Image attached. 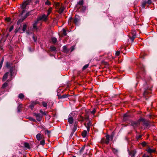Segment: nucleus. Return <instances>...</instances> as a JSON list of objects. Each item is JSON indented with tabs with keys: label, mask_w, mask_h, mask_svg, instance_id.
<instances>
[{
	"label": "nucleus",
	"mask_w": 157,
	"mask_h": 157,
	"mask_svg": "<svg viewBox=\"0 0 157 157\" xmlns=\"http://www.w3.org/2000/svg\"><path fill=\"white\" fill-rule=\"evenodd\" d=\"M48 16L47 14V15L43 14L42 16L38 18L37 21H35L33 24V30L36 32L37 31L40 27L39 26H37L38 24L39 23V21L41 20L45 21L47 20Z\"/></svg>",
	"instance_id": "obj_1"
},
{
	"label": "nucleus",
	"mask_w": 157,
	"mask_h": 157,
	"mask_svg": "<svg viewBox=\"0 0 157 157\" xmlns=\"http://www.w3.org/2000/svg\"><path fill=\"white\" fill-rule=\"evenodd\" d=\"M140 122V121L143 122V124L145 126V127H147L149 125V121H148L146 120L144 118H140L139 119Z\"/></svg>",
	"instance_id": "obj_2"
},
{
	"label": "nucleus",
	"mask_w": 157,
	"mask_h": 157,
	"mask_svg": "<svg viewBox=\"0 0 157 157\" xmlns=\"http://www.w3.org/2000/svg\"><path fill=\"white\" fill-rule=\"evenodd\" d=\"M140 124V121L139 119L138 121H132L131 122V125L134 128L136 127Z\"/></svg>",
	"instance_id": "obj_3"
},
{
	"label": "nucleus",
	"mask_w": 157,
	"mask_h": 157,
	"mask_svg": "<svg viewBox=\"0 0 157 157\" xmlns=\"http://www.w3.org/2000/svg\"><path fill=\"white\" fill-rule=\"evenodd\" d=\"M80 20V17L78 16H76L73 20V21L74 23L76 25H78Z\"/></svg>",
	"instance_id": "obj_4"
},
{
	"label": "nucleus",
	"mask_w": 157,
	"mask_h": 157,
	"mask_svg": "<svg viewBox=\"0 0 157 157\" xmlns=\"http://www.w3.org/2000/svg\"><path fill=\"white\" fill-rule=\"evenodd\" d=\"M32 2V0H27L22 5V8L24 9L28 4H29Z\"/></svg>",
	"instance_id": "obj_5"
},
{
	"label": "nucleus",
	"mask_w": 157,
	"mask_h": 157,
	"mask_svg": "<svg viewBox=\"0 0 157 157\" xmlns=\"http://www.w3.org/2000/svg\"><path fill=\"white\" fill-rule=\"evenodd\" d=\"M35 116L36 118V119L38 121H41L42 116L39 113H35Z\"/></svg>",
	"instance_id": "obj_6"
},
{
	"label": "nucleus",
	"mask_w": 157,
	"mask_h": 157,
	"mask_svg": "<svg viewBox=\"0 0 157 157\" xmlns=\"http://www.w3.org/2000/svg\"><path fill=\"white\" fill-rule=\"evenodd\" d=\"M68 121L70 124H72L73 122V117L71 116V115H70V114L69 115L68 118Z\"/></svg>",
	"instance_id": "obj_7"
},
{
	"label": "nucleus",
	"mask_w": 157,
	"mask_h": 157,
	"mask_svg": "<svg viewBox=\"0 0 157 157\" xmlns=\"http://www.w3.org/2000/svg\"><path fill=\"white\" fill-rule=\"evenodd\" d=\"M29 15V13H27L26 14V16H25V17L24 18H22L20 19H19L17 22V24L18 25L20 23L22 22Z\"/></svg>",
	"instance_id": "obj_8"
},
{
	"label": "nucleus",
	"mask_w": 157,
	"mask_h": 157,
	"mask_svg": "<svg viewBox=\"0 0 157 157\" xmlns=\"http://www.w3.org/2000/svg\"><path fill=\"white\" fill-rule=\"evenodd\" d=\"M147 151L148 153L150 154H151L152 153L155 152V149H152L150 148H148L147 150Z\"/></svg>",
	"instance_id": "obj_9"
},
{
	"label": "nucleus",
	"mask_w": 157,
	"mask_h": 157,
	"mask_svg": "<svg viewBox=\"0 0 157 157\" xmlns=\"http://www.w3.org/2000/svg\"><path fill=\"white\" fill-rule=\"evenodd\" d=\"M86 126L87 128V131L88 132L90 130V127L91 125V122L89 121L86 124Z\"/></svg>",
	"instance_id": "obj_10"
},
{
	"label": "nucleus",
	"mask_w": 157,
	"mask_h": 157,
	"mask_svg": "<svg viewBox=\"0 0 157 157\" xmlns=\"http://www.w3.org/2000/svg\"><path fill=\"white\" fill-rule=\"evenodd\" d=\"M36 138L37 140H40L42 139V136L40 133L37 134L36 136Z\"/></svg>",
	"instance_id": "obj_11"
},
{
	"label": "nucleus",
	"mask_w": 157,
	"mask_h": 157,
	"mask_svg": "<svg viewBox=\"0 0 157 157\" xmlns=\"http://www.w3.org/2000/svg\"><path fill=\"white\" fill-rule=\"evenodd\" d=\"M106 140L105 141V143L106 144H108L109 143V136L108 135H107L106 136Z\"/></svg>",
	"instance_id": "obj_12"
},
{
	"label": "nucleus",
	"mask_w": 157,
	"mask_h": 157,
	"mask_svg": "<svg viewBox=\"0 0 157 157\" xmlns=\"http://www.w3.org/2000/svg\"><path fill=\"white\" fill-rule=\"evenodd\" d=\"M129 115L125 113L124 115L123 121H126L127 120V118L128 117Z\"/></svg>",
	"instance_id": "obj_13"
},
{
	"label": "nucleus",
	"mask_w": 157,
	"mask_h": 157,
	"mask_svg": "<svg viewBox=\"0 0 157 157\" xmlns=\"http://www.w3.org/2000/svg\"><path fill=\"white\" fill-rule=\"evenodd\" d=\"M9 72H6L3 76L2 80L4 81L7 78Z\"/></svg>",
	"instance_id": "obj_14"
},
{
	"label": "nucleus",
	"mask_w": 157,
	"mask_h": 157,
	"mask_svg": "<svg viewBox=\"0 0 157 157\" xmlns=\"http://www.w3.org/2000/svg\"><path fill=\"white\" fill-rule=\"evenodd\" d=\"M27 27V24H24V25H23V26L22 27V30L23 31V32H22V33L24 32L25 31Z\"/></svg>",
	"instance_id": "obj_15"
},
{
	"label": "nucleus",
	"mask_w": 157,
	"mask_h": 157,
	"mask_svg": "<svg viewBox=\"0 0 157 157\" xmlns=\"http://www.w3.org/2000/svg\"><path fill=\"white\" fill-rule=\"evenodd\" d=\"M87 133V131L86 130H84L82 133V135L83 137H85L86 136Z\"/></svg>",
	"instance_id": "obj_16"
},
{
	"label": "nucleus",
	"mask_w": 157,
	"mask_h": 157,
	"mask_svg": "<svg viewBox=\"0 0 157 157\" xmlns=\"http://www.w3.org/2000/svg\"><path fill=\"white\" fill-rule=\"evenodd\" d=\"M64 8L63 7H60L59 9V13H62L64 11Z\"/></svg>",
	"instance_id": "obj_17"
},
{
	"label": "nucleus",
	"mask_w": 157,
	"mask_h": 157,
	"mask_svg": "<svg viewBox=\"0 0 157 157\" xmlns=\"http://www.w3.org/2000/svg\"><path fill=\"white\" fill-rule=\"evenodd\" d=\"M36 104L35 102H32L30 105V108L32 110L34 107V105Z\"/></svg>",
	"instance_id": "obj_18"
},
{
	"label": "nucleus",
	"mask_w": 157,
	"mask_h": 157,
	"mask_svg": "<svg viewBox=\"0 0 157 157\" xmlns=\"http://www.w3.org/2000/svg\"><path fill=\"white\" fill-rule=\"evenodd\" d=\"M22 105L21 104H20L17 107V112H20L21 111V109L22 108Z\"/></svg>",
	"instance_id": "obj_19"
},
{
	"label": "nucleus",
	"mask_w": 157,
	"mask_h": 157,
	"mask_svg": "<svg viewBox=\"0 0 157 157\" xmlns=\"http://www.w3.org/2000/svg\"><path fill=\"white\" fill-rule=\"evenodd\" d=\"M52 42L53 43H55L56 42L57 40V39L56 37H54L52 38Z\"/></svg>",
	"instance_id": "obj_20"
},
{
	"label": "nucleus",
	"mask_w": 157,
	"mask_h": 157,
	"mask_svg": "<svg viewBox=\"0 0 157 157\" xmlns=\"http://www.w3.org/2000/svg\"><path fill=\"white\" fill-rule=\"evenodd\" d=\"M15 68L14 67H12L10 68V75L11 76L13 75V70H14Z\"/></svg>",
	"instance_id": "obj_21"
},
{
	"label": "nucleus",
	"mask_w": 157,
	"mask_h": 157,
	"mask_svg": "<svg viewBox=\"0 0 157 157\" xmlns=\"http://www.w3.org/2000/svg\"><path fill=\"white\" fill-rule=\"evenodd\" d=\"M112 151L114 154H117V153L118 151L117 149H116L114 148H112Z\"/></svg>",
	"instance_id": "obj_22"
},
{
	"label": "nucleus",
	"mask_w": 157,
	"mask_h": 157,
	"mask_svg": "<svg viewBox=\"0 0 157 157\" xmlns=\"http://www.w3.org/2000/svg\"><path fill=\"white\" fill-rule=\"evenodd\" d=\"M8 86V83L7 82H5L2 85V88L3 89L5 88Z\"/></svg>",
	"instance_id": "obj_23"
},
{
	"label": "nucleus",
	"mask_w": 157,
	"mask_h": 157,
	"mask_svg": "<svg viewBox=\"0 0 157 157\" xmlns=\"http://www.w3.org/2000/svg\"><path fill=\"white\" fill-rule=\"evenodd\" d=\"M52 10V7H49L48 9V13L47 15H49V14L51 12Z\"/></svg>",
	"instance_id": "obj_24"
},
{
	"label": "nucleus",
	"mask_w": 157,
	"mask_h": 157,
	"mask_svg": "<svg viewBox=\"0 0 157 157\" xmlns=\"http://www.w3.org/2000/svg\"><path fill=\"white\" fill-rule=\"evenodd\" d=\"M76 129H77L76 126H75V125L74 126V127L72 129L71 133L72 134H73L74 133V132L76 130Z\"/></svg>",
	"instance_id": "obj_25"
},
{
	"label": "nucleus",
	"mask_w": 157,
	"mask_h": 157,
	"mask_svg": "<svg viewBox=\"0 0 157 157\" xmlns=\"http://www.w3.org/2000/svg\"><path fill=\"white\" fill-rule=\"evenodd\" d=\"M45 4L48 6H50L51 5V2L48 0H47L45 2Z\"/></svg>",
	"instance_id": "obj_26"
},
{
	"label": "nucleus",
	"mask_w": 157,
	"mask_h": 157,
	"mask_svg": "<svg viewBox=\"0 0 157 157\" xmlns=\"http://www.w3.org/2000/svg\"><path fill=\"white\" fill-rule=\"evenodd\" d=\"M24 95L22 94H19L18 95V97L20 99H22L24 98Z\"/></svg>",
	"instance_id": "obj_27"
},
{
	"label": "nucleus",
	"mask_w": 157,
	"mask_h": 157,
	"mask_svg": "<svg viewBox=\"0 0 157 157\" xmlns=\"http://www.w3.org/2000/svg\"><path fill=\"white\" fill-rule=\"evenodd\" d=\"M50 132L49 131L47 130L45 131V134L47 135L48 137L50 136Z\"/></svg>",
	"instance_id": "obj_28"
},
{
	"label": "nucleus",
	"mask_w": 157,
	"mask_h": 157,
	"mask_svg": "<svg viewBox=\"0 0 157 157\" xmlns=\"http://www.w3.org/2000/svg\"><path fill=\"white\" fill-rule=\"evenodd\" d=\"M24 145L27 148H29V144L27 143H24Z\"/></svg>",
	"instance_id": "obj_29"
},
{
	"label": "nucleus",
	"mask_w": 157,
	"mask_h": 157,
	"mask_svg": "<svg viewBox=\"0 0 157 157\" xmlns=\"http://www.w3.org/2000/svg\"><path fill=\"white\" fill-rule=\"evenodd\" d=\"M148 93V90H145L144 93V96L145 97H146V95Z\"/></svg>",
	"instance_id": "obj_30"
},
{
	"label": "nucleus",
	"mask_w": 157,
	"mask_h": 157,
	"mask_svg": "<svg viewBox=\"0 0 157 157\" xmlns=\"http://www.w3.org/2000/svg\"><path fill=\"white\" fill-rule=\"evenodd\" d=\"M50 49L51 51H54L56 50V48L55 47L52 46L51 47Z\"/></svg>",
	"instance_id": "obj_31"
},
{
	"label": "nucleus",
	"mask_w": 157,
	"mask_h": 157,
	"mask_svg": "<svg viewBox=\"0 0 157 157\" xmlns=\"http://www.w3.org/2000/svg\"><path fill=\"white\" fill-rule=\"evenodd\" d=\"M67 97H68V95H67L64 94V95L61 96L60 97V98H66Z\"/></svg>",
	"instance_id": "obj_32"
},
{
	"label": "nucleus",
	"mask_w": 157,
	"mask_h": 157,
	"mask_svg": "<svg viewBox=\"0 0 157 157\" xmlns=\"http://www.w3.org/2000/svg\"><path fill=\"white\" fill-rule=\"evenodd\" d=\"M3 61H4V59H3V58H2V60L0 62V69H1L2 67V64H3Z\"/></svg>",
	"instance_id": "obj_33"
},
{
	"label": "nucleus",
	"mask_w": 157,
	"mask_h": 157,
	"mask_svg": "<svg viewBox=\"0 0 157 157\" xmlns=\"http://www.w3.org/2000/svg\"><path fill=\"white\" fill-rule=\"evenodd\" d=\"M89 65L88 64L85 65L83 67V70H84L86 69L88 67Z\"/></svg>",
	"instance_id": "obj_34"
},
{
	"label": "nucleus",
	"mask_w": 157,
	"mask_h": 157,
	"mask_svg": "<svg viewBox=\"0 0 157 157\" xmlns=\"http://www.w3.org/2000/svg\"><path fill=\"white\" fill-rule=\"evenodd\" d=\"M63 35H64V36L66 35L67 33H66V30L65 29H63Z\"/></svg>",
	"instance_id": "obj_35"
},
{
	"label": "nucleus",
	"mask_w": 157,
	"mask_h": 157,
	"mask_svg": "<svg viewBox=\"0 0 157 157\" xmlns=\"http://www.w3.org/2000/svg\"><path fill=\"white\" fill-rule=\"evenodd\" d=\"M42 140L40 141V144L42 145H44L45 144V141L44 140Z\"/></svg>",
	"instance_id": "obj_36"
},
{
	"label": "nucleus",
	"mask_w": 157,
	"mask_h": 157,
	"mask_svg": "<svg viewBox=\"0 0 157 157\" xmlns=\"http://www.w3.org/2000/svg\"><path fill=\"white\" fill-rule=\"evenodd\" d=\"M136 37V35H133L132 36L131 38L130 39L132 40V41H133L134 40V39Z\"/></svg>",
	"instance_id": "obj_37"
},
{
	"label": "nucleus",
	"mask_w": 157,
	"mask_h": 157,
	"mask_svg": "<svg viewBox=\"0 0 157 157\" xmlns=\"http://www.w3.org/2000/svg\"><path fill=\"white\" fill-rule=\"evenodd\" d=\"M78 4L80 5H82L83 4V0H81L79 1L78 2Z\"/></svg>",
	"instance_id": "obj_38"
},
{
	"label": "nucleus",
	"mask_w": 157,
	"mask_h": 157,
	"mask_svg": "<svg viewBox=\"0 0 157 157\" xmlns=\"http://www.w3.org/2000/svg\"><path fill=\"white\" fill-rule=\"evenodd\" d=\"M42 105L44 107H46L47 106V103L45 102H43Z\"/></svg>",
	"instance_id": "obj_39"
},
{
	"label": "nucleus",
	"mask_w": 157,
	"mask_h": 157,
	"mask_svg": "<svg viewBox=\"0 0 157 157\" xmlns=\"http://www.w3.org/2000/svg\"><path fill=\"white\" fill-rule=\"evenodd\" d=\"M33 39L34 41L35 42H36V38L35 36L34 35H33Z\"/></svg>",
	"instance_id": "obj_40"
},
{
	"label": "nucleus",
	"mask_w": 157,
	"mask_h": 157,
	"mask_svg": "<svg viewBox=\"0 0 157 157\" xmlns=\"http://www.w3.org/2000/svg\"><path fill=\"white\" fill-rule=\"evenodd\" d=\"M13 25L11 26L9 29V32H11L12 30L13 29Z\"/></svg>",
	"instance_id": "obj_41"
},
{
	"label": "nucleus",
	"mask_w": 157,
	"mask_h": 157,
	"mask_svg": "<svg viewBox=\"0 0 157 157\" xmlns=\"http://www.w3.org/2000/svg\"><path fill=\"white\" fill-rule=\"evenodd\" d=\"M29 119L31 121H33L34 122V121H36L35 119L33 118H32L31 117H29Z\"/></svg>",
	"instance_id": "obj_42"
},
{
	"label": "nucleus",
	"mask_w": 157,
	"mask_h": 157,
	"mask_svg": "<svg viewBox=\"0 0 157 157\" xmlns=\"http://www.w3.org/2000/svg\"><path fill=\"white\" fill-rule=\"evenodd\" d=\"M75 49V47L74 46H72L71 48V52L73 51Z\"/></svg>",
	"instance_id": "obj_43"
},
{
	"label": "nucleus",
	"mask_w": 157,
	"mask_h": 157,
	"mask_svg": "<svg viewBox=\"0 0 157 157\" xmlns=\"http://www.w3.org/2000/svg\"><path fill=\"white\" fill-rule=\"evenodd\" d=\"M63 51H66L67 50V47L66 46H64L63 47Z\"/></svg>",
	"instance_id": "obj_44"
},
{
	"label": "nucleus",
	"mask_w": 157,
	"mask_h": 157,
	"mask_svg": "<svg viewBox=\"0 0 157 157\" xmlns=\"http://www.w3.org/2000/svg\"><path fill=\"white\" fill-rule=\"evenodd\" d=\"M72 18L71 17V18H70L69 19V20H68V24H69V25H71V23H70V22H71V21H72Z\"/></svg>",
	"instance_id": "obj_45"
},
{
	"label": "nucleus",
	"mask_w": 157,
	"mask_h": 157,
	"mask_svg": "<svg viewBox=\"0 0 157 157\" xmlns=\"http://www.w3.org/2000/svg\"><path fill=\"white\" fill-rule=\"evenodd\" d=\"M142 137V136L141 135H139L136 136V138L138 140L140 139Z\"/></svg>",
	"instance_id": "obj_46"
},
{
	"label": "nucleus",
	"mask_w": 157,
	"mask_h": 157,
	"mask_svg": "<svg viewBox=\"0 0 157 157\" xmlns=\"http://www.w3.org/2000/svg\"><path fill=\"white\" fill-rule=\"evenodd\" d=\"M6 66L7 67H10V64L8 63L7 62L6 63Z\"/></svg>",
	"instance_id": "obj_47"
},
{
	"label": "nucleus",
	"mask_w": 157,
	"mask_h": 157,
	"mask_svg": "<svg viewBox=\"0 0 157 157\" xmlns=\"http://www.w3.org/2000/svg\"><path fill=\"white\" fill-rule=\"evenodd\" d=\"M120 54V52L119 51H117V52H116V55L117 56H118Z\"/></svg>",
	"instance_id": "obj_48"
},
{
	"label": "nucleus",
	"mask_w": 157,
	"mask_h": 157,
	"mask_svg": "<svg viewBox=\"0 0 157 157\" xmlns=\"http://www.w3.org/2000/svg\"><path fill=\"white\" fill-rule=\"evenodd\" d=\"M96 112V110L95 109H94L92 111H91V113L92 114H94Z\"/></svg>",
	"instance_id": "obj_49"
},
{
	"label": "nucleus",
	"mask_w": 157,
	"mask_h": 157,
	"mask_svg": "<svg viewBox=\"0 0 157 157\" xmlns=\"http://www.w3.org/2000/svg\"><path fill=\"white\" fill-rule=\"evenodd\" d=\"M142 144L143 146H145L146 144V143L145 142H144L142 143Z\"/></svg>",
	"instance_id": "obj_50"
},
{
	"label": "nucleus",
	"mask_w": 157,
	"mask_h": 157,
	"mask_svg": "<svg viewBox=\"0 0 157 157\" xmlns=\"http://www.w3.org/2000/svg\"><path fill=\"white\" fill-rule=\"evenodd\" d=\"M146 2H144V3H143L142 5V6L143 8H145V5L146 4Z\"/></svg>",
	"instance_id": "obj_51"
},
{
	"label": "nucleus",
	"mask_w": 157,
	"mask_h": 157,
	"mask_svg": "<svg viewBox=\"0 0 157 157\" xmlns=\"http://www.w3.org/2000/svg\"><path fill=\"white\" fill-rule=\"evenodd\" d=\"M84 147H83L80 150V152H81L82 151H83V150H84Z\"/></svg>",
	"instance_id": "obj_52"
},
{
	"label": "nucleus",
	"mask_w": 157,
	"mask_h": 157,
	"mask_svg": "<svg viewBox=\"0 0 157 157\" xmlns=\"http://www.w3.org/2000/svg\"><path fill=\"white\" fill-rule=\"evenodd\" d=\"M113 134H112L110 136V137L111 139H113Z\"/></svg>",
	"instance_id": "obj_53"
},
{
	"label": "nucleus",
	"mask_w": 157,
	"mask_h": 157,
	"mask_svg": "<svg viewBox=\"0 0 157 157\" xmlns=\"http://www.w3.org/2000/svg\"><path fill=\"white\" fill-rule=\"evenodd\" d=\"M147 3L149 4H150L151 2V0H148L147 1Z\"/></svg>",
	"instance_id": "obj_54"
},
{
	"label": "nucleus",
	"mask_w": 157,
	"mask_h": 157,
	"mask_svg": "<svg viewBox=\"0 0 157 157\" xmlns=\"http://www.w3.org/2000/svg\"><path fill=\"white\" fill-rule=\"evenodd\" d=\"M42 114L43 115H44L46 114V113L45 112H43V113H42Z\"/></svg>",
	"instance_id": "obj_55"
},
{
	"label": "nucleus",
	"mask_w": 157,
	"mask_h": 157,
	"mask_svg": "<svg viewBox=\"0 0 157 157\" xmlns=\"http://www.w3.org/2000/svg\"><path fill=\"white\" fill-rule=\"evenodd\" d=\"M80 117H81V121H82V120H83V117H82V116H80Z\"/></svg>",
	"instance_id": "obj_56"
},
{
	"label": "nucleus",
	"mask_w": 157,
	"mask_h": 157,
	"mask_svg": "<svg viewBox=\"0 0 157 157\" xmlns=\"http://www.w3.org/2000/svg\"><path fill=\"white\" fill-rule=\"evenodd\" d=\"M40 112L42 114L43 112V111L42 110H40Z\"/></svg>",
	"instance_id": "obj_57"
},
{
	"label": "nucleus",
	"mask_w": 157,
	"mask_h": 157,
	"mask_svg": "<svg viewBox=\"0 0 157 157\" xmlns=\"http://www.w3.org/2000/svg\"><path fill=\"white\" fill-rule=\"evenodd\" d=\"M145 157H149V156L148 155H146L145 154Z\"/></svg>",
	"instance_id": "obj_58"
},
{
	"label": "nucleus",
	"mask_w": 157,
	"mask_h": 157,
	"mask_svg": "<svg viewBox=\"0 0 157 157\" xmlns=\"http://www.w3.org/2000/svg\"><path fill=\"white\" fill-rule=\"evenodd\" d=\"M0 49L1 50H2L3 49V47L2 46H0Z\"/></svg>",
	"instance_id": "obj_59"
},
{
	"label": "nucleus",
	"mask_w": 157,
	"mask_h": 157,
	"mask_svg": "<svg viewBox=\"0 0 157 157\" xmlns=\"http://www.w3.org/2000/svg\"><path fill=\"white\" fill-rule=\"evenodd\" d=\"M6 19L8 21H9L10 20V19L9 18H7Z\"/></svg>",
	"instance_id": "obj_60"
},
{
	"label": "nucleus",
	"mask_w": 157,
	"mask_h": 157,
	"mask_svg": "<svg viewBox=\"0 0 157 157\" xmlns=\"http://www.w3.org/2000/svg\"><path fill=\"white\" fill-rule=\"evenodd\" d=\"M135 153H133V155H132V156H134V155H135Z\"/></svg>",
	"instance_id": "obj_61"
},
{
	"label": "nucleus",
	"mask_w": 157,
	"mask_h": 157,
	"mask_svg": "<svg viewBox=\"0 0 157 157\" xmlns=\"http://www.w3.org/2000/svg\"><path fill=\"white\" fill-rule=\"evenodd\" d=\"M72 157H76L75 156H73Z\"/></svg>",
	"instance_id": "obj_62"
},
{
	"label": "nucleus",
	"mask_w": 157,
	"mask_h": 157,
	"mask_svg": "<svg viewBox=\"0 0 157 157\" xmlns=\"http://www.w3.org/2000/svg\"><path fill=\"white\" fill-rule=\"evenodd\" d=\"M139 77H138V76H137V77H136V78H138Z\"/></svg>",
	"instance_id": "obj_63"
},
{
	"label": "nucleus",
	"mask_w": 157,
	"mask_h": 157,
	"mask_svg": "<svg viewBox=\"0 0 157 157\" xmlns=\"http://www.w3.org/2000/svg\"><path fill=\"white\" fill-rule=\"evenodd\" d=\"M149 91H151V89H149Z\"/></svg>",
	"instance_id": "obj_64"
}]
</instances>
